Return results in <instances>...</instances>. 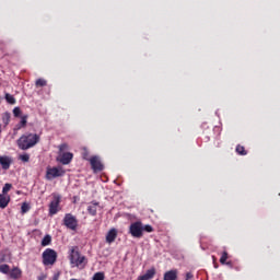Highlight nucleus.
Instances as JSON below:
<instances>
[{
    "label": "nucleus",
    "mask_w": 280,
    "mask_h": 280,
    "mask_svg": "<svg viewBox=\"0 0 280 280\" xmlns=\"http://www.w3.org/2000/svg\"><path fill=\"white\" fill-rule=\"evenodd\" d=\"M144 231L145 233H152L154 228L150 224L143 225L141 221H136L129 226V233L131 234V237H135L136 240H141Z\"/></svg>",
    "instance_id": "1"
},
{
    "label": "nucleus",
    "mask_w": 280,
    "mask_h": 280,
    "mask_svg": "<svg viewBox=\"0 0 280 280\" xmlns=\"http://www.w3.org/2000/svg\"><path fill=\"white\" fill-rule=\"evenodd\" d=\"M39 141L40 137L36 133L23 135L18 139V148H20V150H30V148H34Z\"/></svg>",
    "instance_id": "2"
},
{
    "label": "nucleus",
    "mask_w": 280,
    "mask_h": 280,
    "mask_svg": "<svg viewBox=\"0 0 280 280\" xmlns=\"http://www.w3.org/2000/svg\"><path fill=\"white\" fill-rule=\"evenodd\" d=\"M70 264L72 268H79L80 270H84V268H86V257L81 255L80 252L71 249Z\"/></svg>",
    "instance_id": "3"
},
{
    "label": "nucleus",
    "mask_w": 280,
    "mask_h": 280,
    "mask_svg": "<svg viewBox=\"0 0 280 280\" xmlns=\"http://www.w3.org/2000/svg\"><path fill=\"white\" fill-rule=\"evenodd\" d=\"M43 264L44 266H54L56 260L58 259V253L51 248H47L43 255Z\"/></svg>",
    "instance_id": "4"
},
{
    "label": "nucleus",
    "mask_w": 280,
    "mask_h": 280,
    "mask_svg": "<svg viewBox=\"0 0 280 280\" xmlns=\"http://www.w3.org/2000/svg\"><path fill=\"white\" fill-rule=\"evenodd\" d=\"M65 176V170L62 167H47L46 170V179L54 180V178H60Z\"/></svg>",
    "instance_id": "5"
},
{
    "label": "nucleus",
    "mask_w": 280,
    "mask_h": 280,
    "mask_svg": "<svg viewBox=\"0 0 280 280\" xmlns=\"http://www.w3.org/2000/svg\"><path fill=\"white\" fill-rule=\"evenodd\" d=\"M60 195L52 194V200L49 203V215H56L60 211Z\"/></svg>",
    "instance_id": "6"
},
{
    "label": "nucleus",
    "mask_w": 280,
    "mask_h": 280,
    "mask_svg": "<svg viewBox=\"0 0 280 280\" xmlns=\"http://www.w3.org/2000/svg\"><path fill=\"white\" fill-rule=\"evenodd\" d=\"M63 224L67 229H70V231H75V229H78V219L75 215L67 213L63 218Z\"/></svg>",
    "instance_id": "7"
},
{
    "label": "nucleus",
    "mask_w": 280,
    "mask_h": 280,
    "mask_svg": "<svg viewBox=\"0 0 280 280\" xmlns=\"http://www.w3.org/2000/svg\"><path fill=\"white\" fill-rule=\"evenodd\" d=\"M90 165L93 172H102V170H104V164H102V161L96 155L90 159Z\"/></svg>",
    "instance_id": "8"
},
{
    "label": "nucleus",
    "mask_w": 280,
    "mask_h": 280,
    "mask_svg": "<svg viewBox=\"0 0 280 280\" xmlns=\"http://www.w3.org/2000/svg\"><path fill=\"white\" fill-rule=\"evenodd\" d=\"M97 211H102V207L98 201L94 200L88 205V213H90V215H97Z\"/></svg>",
    "instance_id": "9"
},
{
    "label": "nucleus",
    "mask_w": 280,
    "mask_h": 280,
    "mask_svg": "<svg viewBox=\"0 0 280 280\" xmlns=\"http://www.w3.org/2000/svg\"><path fill=\"white\" fill-rule=\"evenodd\" d=\"M0 165L2 170H10V165H12V158L8 155L0 156Z\"/></svg>",
    "instance_id": "10"
},
{
    "label": "nucleus",
    "mask_w": 280,
    "mask_h": 280,
    "mask_svg": "<svg viewBox=\"0 0 280 280\" xmlns=\"http://www.w3.org/2000/svg\"><path fill=\"white\" fill-rule=\"evenodd\" d=\"M117 240V229H110L106 234V242L107 244H113Z\"/></svg>",
    "instance_id": "11"
},
{
    "label": "nucleus",
    "mask_w": 280,
    "mask_h": 280,
    "mask_svg": "<svg viewBox=\"0 0 280 280\" xmlns=\"http://www.w3.org/2000/svg\"><path fill=\"white\" fill-rule=\"evenodd\" d=\"M71 161H73V153H70V152L62 153L60 158V163H62V165H69Z\"/></svg>",
    "instance_id": "12"
},
{
    "label": "nucleus",
    "mask_w": 280,
    "mask_h": 280,
    "mask_svg": "<svg viewBox=\"0 0 280 280\" xmlns=\"http://www.w3.org/2000/svg\"><path fill=\"white\" fill-rule=\"evenodd\" d=\"M154 275H156V269L151 268L147 270V272L138 278V280H150L154 279Z\"/></svg>",
    "instance_id": "13"
},
{
    "label": "nucleus",
    "mask_w": 280,
    "mask_h": 280,
    "mask_svg": "<svg viewBox=\"0 0 280 280\" xmlns=\"http://www.w3.org/2000/svg\"><path fill=\"white\" fill-rule=\"evenodd\" d=\"M178 279V271L170 270L164 273V280H176Z\"/></svg>",
    "instance_id": "14"
},
{
    "label": "nucleus",
    "mask_w": 280,
    "mask_h": 280,
    "mask_svg": "<svg viewBox=\"0 0 280 280\" xmlns=\"http://www.w3.org/2000/svg\"><path fill=\"white\" fill-rule=\"evenodd\" d=\"M10 203V196L8 195H0V209H5Z\"/></svg>",
    "instance_id": "15"
},
{
    "label": "nucleus",
    "mask_w": 280,
    "mask_h": 280,
    "mask_svg": "<svg viewBox=\"0 0 280 280\" xmlns=\"http://www.w3.org/2000/svg\"><path fill=\"white\" fill-rule=\"evenodd\" d=\"M21 275H22L21 269L15 267V268L12 269V271L10 273V277H11V279H21Z\"/></svg>",
    "instance_id": "16"
},
{
    "label": "nucleus",
    "mask_w": 280,
    "mask_h": 280,
    "mask_svg": "<svg viewBox=\"0 0 280 280\" xmlns=\"http://www.w3.org/2000/svg\"><path fill=\"white\" fill-rule=\"evenodd\" d=\"M27 126V116H22L20 124L16 125V130H21V128H25Z\"/></svg>",
    "instance_id": "17"
},
{
    "label": "nucleus",
    "mask_w": 280,
    "mask_h": 280,
    "mask_svg": "<svg viewBox=\"0 0 280 280\" xmlns=\"http://www.w3.org/2000/svg\"><path fill=\"white\" fill-rule=\"evenodd\" d=\"M51 244V235L47 234L42 240V246H49Z\"/></svg>",
    "instance_id": "18"
},
{
    "label": "nucleus",
    "mask_w": 280,
    "mask_h": 280,
    "mask_svg": "<svg viewBox=\"0 0 280 280\" xmlns=\"http://www.w3.org/2000/svg\"><path fill=\"white\" fill-rule=\"evenodd\" d=\"M4 98L8 102V104H16V98H14V96L10 93H7Z\"/></svg>",
    "instance_id": "19"
},
{
    "label": "nucleus",
    "mask_w": 280,
    "mask_h": 280,
    "mask_svg": "<svg viewBox=\"0 0 280 280\" xmlns=\"http://www.w3.org/2000/svg\"><path fill=\"white\" fill-rule=\"evenodd\" d=\"M236 152H237V154H241L242 156H246V149H244L243 145H237Z\"/></svg>",
    "instance_id": "20"
},
{
    "label": "nucleus",
    "mask_w": 280,
    "mask_h": 280,
    "mask_svg": "<svg viewBox=\"0 0 280 280\" xmlns=\"http://www.w3.org/2000/svg\"><path fill=\"white\" fill-rule=\"evenodd\" d=\"M0 272H2V275H8V272H10V266L9 265H1L0 266Z\"/></svg>",
    "instance_id": "21"
},
{
    "label": "nucleus",
    "mask_w": 280,
    "mask_h": 280,
    "mask_svg": "<svg viewBox=\"0 0 280 280\" xmlns=\"http://www.w3.org/2000/svg\"><path fill=\"white\" fill-rule=\"evenodd\" d=\"M2 121H3L4 126H8V124H10V113L3 114Z\"/></svg>",
    "instance_id": "22"
},
{
    "label": "nucleus",
    "mask_w": 280,
    "mask_h": 280,
    "mask_svg": "<svg viewBox=\"0 0 280 280\" xmlns=\"http://www.w3.org/2000/svg\"><path fill=\"white\" fill-rule=\"evenodd\" d=\"M104 279H105L104 272H96L92 278V280H104Z\"/></svg>",
    "instance_id": "23"
},
{
    "label": "nucleus",
    "mask_w": 280,
    "mask_h": 280,
    "mask_svg": "<svg viewBox=\"0 0 280 280\" xmlns=\"http://www.w3.org/2000/svg\"><path fill=\"white\" fill-rule=\"evenodd\" d=\"M10 189H12V184H4V186L2 188V195L5 196V194H8V191H10Z\"/></svg>",
    "instance_id": "24"
},
{
    "label": "nucleus",
    "mask_w": 280,
    "mask_h": 280,
    "mask_svg": "<svg viewBox=\"0 0 280 280\" xmlns=\"http://www.w3.org/2000/svg\"><path fill=\"white\" fill-rule=\"evenodd\" d=\"M36 86H47V81L45 79H38L35 82Z\"/></svg>",
    "instance_id": "25"
},
{
    "label": "nucleus",
    "mask_w": 280,
    "mask_h": 280,
    "mask_svg": "<svg viewBox=\"0 0 280 280\" xmlns=\"http://www.w3.org/2000/svg\"><path fill=\"white\" fill-rule=\"evenodd\" d=\"M20 161H23V163H28L30 154L25 153V154L20 155Z\"/></svg>",
    "instance_id": "26"
},
{
    "label": "nucleus",
    "mask_w": 280,
    "mask_h": 280,
    "mask_svg": "<svg viewBox=\"0 0 280 280\" xmlns=\"http://www.w3.org/2000/svg\"><path fill=\"white\" fill-rule=\"evenodd\" d=\"M226 259H229V254L226 252H223V254L220 258V262L221 264H226Z\"/></svg>",
    "instance_id": "27"
},
{
    "label": "nucleus",
    "mask_w": 280,
    "mask_h": 280,
    "mask_svg": "<svg viewBox=\"0 0 280 280\" xmlns=\"http://www.w3.org/2000/svg\"><path fill=\"white\" fill-rule=\"evenodd\" d=\"M21 211L22 213H27V211H30V205L26 202L22 203Z\"/></svg>",
    "instance_id": "28"
},
{
    "label": "nucleus",
    "mask_w": 280,
    "mask_h": 280,
    "mask_svg": "<svg viewBox=\"0 0 280 280\" xmlns=\"http://www.w3.org/2000/svg\"><path fill=\"white\" fill-rule=\"evenodd\" d=\"M13 115L14 117H21V107H14Z\"/></svg>",
    "instance_id": "29"
},
{
    "label": "nucleus",
    "mask_w": 280,
    "mask_h": 280,
    "mask_svg": "<svg viewBox=\"0 0 280 280\" xmlns=\"http://www.w3.org/2000/svg\"><path fill=\"white\" fill-rule=\"evenodd\" d=\"M82 156L85 161H90L89 160V150H86V148H83V153H82Z\"/></svg>",
    "instance_id": "30"
},
{
    "label": "nucleus",
    "mask_w": 280,
    "mask_h": 280,
    "mask_svg": "<svg viewBox=\"0 0 280 280\" xmlns=\"http://www.w3.org/2000/svg\"><path fill=\"white\" fill-rule=\"evenodd\" d=\"M67 148H68V145L66 143H63L59 147V150H60V152H65V150H67Z\"/></svg>",
    "instance_id": "31"
},
{
    "label": "nucleus",
    "mask_w": 280,
    "mask_h": 280,
    "mask_svg": "<svg viewBox=\"0 0 280 280\" xmlns=\"http://www.w3.org/2000/svg\"><path fill=\"white\" fill-rule=\"evenodd\" d=\"M194 279V275L191 272L186 273V280H191Z\"/></svg>",
    "instance_id": "32"
},
{
    "label": "nucleus",
    "mask_w": 280,
    "mask_h": 280,
    "mask_svg": "<svg viewBox=\"0 0 280 280\" xmlns=\"http://www.w3.org/2000/svg\"><path fill=\"white\" fill-rule=\"evenodd\" d=\"M58 279H60V273H55L52 277V280H58Z\"/></svg>",
    "instance_id": "33"
},
{
    "label": "nucleus",
    "mask_w": 280,
    "mask_h": 280,
    "mask_svg": "<svg viewBox=\"0 0 280 280\" xmlns=\"http://www.w3.org/2000/svg\"><path fill=\"white\" fill-rule=\"evenodd\" d=\"M45 279H47V276H45V275H42V276H39V277L37 278V280H45Z\"/></svg>",
    "instance_id": "34"
},
{
    "label": "nucleus",
    "mask_w": 280,
    "mask_h": 280,
    "mask_svg": "<svg viewBox=\"0 0 280 280\" xmlns=\"http://www.w3.org/2000/svg\"><path fill=\"white\" fill-rule=\"evenodd\" d=\"M0 135H1V125H0Z\"/></svg>",
    "instance_id": "35"
}]
</instances>
